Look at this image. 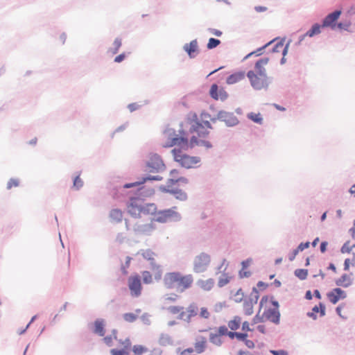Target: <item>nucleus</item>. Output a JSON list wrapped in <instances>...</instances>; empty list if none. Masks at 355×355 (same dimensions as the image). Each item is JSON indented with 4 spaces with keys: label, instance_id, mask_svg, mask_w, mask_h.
<instances>
[{
    "label": "nucleus",
    "instance_id": "obj_1",
    "mask_svg": "<svg viewBox=\"0 0 355 355\" xmlns=\"http://www.w3.org/2000/svg\"><path fill=\"white\" fill-rule=\"evenodd\" d=\"M171 134L168 132H165L164 133L163 136L166 139V141L163 144V146L165 148L176 146L172 150L174 159L182 166L187 168L195 167L200 162V157L189 156L185 153L184 151L187 150L190 146L192 147L195 144H203L207 148H210L211 146L209 142L198 140L196 136H193L191 137L189 145L187 139L178 137V135L171 137Z\"/></svg>",
    "mask_w": 355,
    "mask_h": 355
},
{
    "label": "nucleus",
    "instance_id": "obj_2",
    "mask_svg": "<svg viewBox=\"0 0 355 355\" xmlns=\"http://www.w3.org/2000/svg\"><path fill=\"white\" fill-rule=\"evenodd\" d=\"M279 304L273 297L263 296L259 302V310L252 319V324L263 322L266 320L278 323L279 320Z\"/></svg>",
    "mask_w": 355,
    "mask_h": 355
},
{
    "label": "nucleus",
    "instance_id": "obj_3",
    "mask_svg": "<svg viewBox=\"0 0 355 355\" xmlns=\"http://www.w3.org/2000/svg\"><path fill=\"white\" fill-rule=\"evenodd\" d=\"M194 282L191 274H183L179 271L166 272L163 278V286L166 289L183 293L191 288Z\"/></svg>",
    "mask_w": 355,
    "mask_h": 355
},
{
    "label": "nucleus",
    "instance_id": "obj_4",
    "mask_svg": "<svg viewBox=\"0 0 355 355\" xmlns=\"http://www.w3.org/2000/svg\"><path fill=\"white\" fill-rule=\"evenodd\" d=\"M175 209L176 207H173L171 209L159 211L150 223L138 226L135 230L140 234H149L155 229L153 221L166 223L173 219H179L180 216L178 212L175 211Z\"/></svg>",
    "mask_w": 355,
    "mask_h": 355
},
{
    "label": "nucleus",
    "instance_id": "obj_5",
    "mask_svg": "<svg viewBox=\"0 0 355 355\" xmlns=\"http://www.w3.org/2000/svg\"><path fill=\"white\" fill-rule=\"evenodd\" d=\"M128 212L135 218H140L143 215L153 214L156 211L154 204H144L140 198H133L130 199L127 207Z\"/></svg>",
    "mask_w": 355,
    "mask_h": 355
},
{
    "label": "nucleus",
    "instance_id": "obj_6",
    "mask_svg": "<svg viewBox=\"0 0 355 355\" xmlns=\"http://www.w3.org/2000/svg\"><path fill=\"white\" fill-rule=\"evenodd\" d=\"M168 312L176 315L178 320L190 322L192 318L198 314V306L195 303L190 304L187 309L182 306L174 305L171 306L168 309Z\"/></svg>",
    "mask_w": 355,
    "mask_h": 355
},
{
    "label": "nucleus",
    "instance_id": "obj_7",
    "mask_svg": "<svg viewBox=\"0 0 355 355\" xmlns=\"http://www.w3.org/2000/svg\"><path fill=\"white\" fill-rule=\"evenodd\" d=\"M341 15L340 10H336L329 14L323 20L322 26L331 27L333 30L347 29L350 26V24L336 23V21Z\"/></svg>",
    "mask_w": 355,
    "mask_h": 355
},
{
    "label": "nucleus",
    "instance_id": "obj_8",
    "mask_svg": "<svg viewBox=\"0 0 355 355\" xmlns=\"http://www.w3.org/2000/svg\"><path fill=\"white\" fill-rule=\"evenodd\" d=\"M247 76L250 80L252 87L255 89H266L269 85L267 75H259L255 73L254 71H249Z\"/></svg>",
    "mask_w": 355,
    "mask_h": 355
},
{
    "label": "nucleus",
    "instance_id": "obj_9",
    "mask_svg": "<svg viewBox=\"0 0 355 355\" xmlns=\"http://www.w3.org/2000/svg\"><path fill=\"white\" fill-rule=\"evenodd\" d=\"M211 262L210 256L206 253H200L195 257L193 261V270L196 273L206 271Z\"/></svg>",
    "mask_w": 355,
    "mask_h": 355
},
{
    "label": "nucleus",
    "instance_id": "obj_10",
    "mask_svg": "<svg viewBox=\"0 0 355 355\" xmlns=\"http://www.w3.org/2000/svg\"><path fill=\"white\" fill-rule=\"evenodd\" d=\"M140 253L145 259L150 261L152 270L154 272L155 279H161L162 276V270L161 266L155 262L156 254L150 249L142 250H141Z\"/></svg>",
    "mask_w": 355,
    "mask_h": 355
},
{
    "label": "nucleus",
    "instance_id": "obj_11",
    "mask_svg": "<svg viewBox=\"0 0 355 355\" xmlns=\"http://www.w3.org/2000/svg\"><path fill=\"white\" fill-rule=\"evenodd\" d=\"M128 287L132 296L138 297L141 295L142 286L139 275H132L128 278Z\"/></svg>",
    "mask_w": 355,
    "mask_h": 355
},
{
    "label": "nucleus",
    "instance_id": "obj_12",
    "mask_svg": "<svg viewBox=\"0 0 355 355\" xmlns=\"http://www.w3.org/2000/svg\"><path fill=\"white\" fill-rule=\"evenodd\" d=\"M146 166L148 171L153 173L159 172L164 168L162 159L157 155L151 156Z\"/></svg>",
    "mask_w": 355,
    "mask_h": 355
},
{
    "label": "nucleus",
    "instance_id": "obj_13",
    "mask_svg": "<svg viewBox=\"0 0 355 355\" xmlns=\"http://www.w3.org/2000/svg\"><path fill=\"white\" fill-rule=\"evenodd\" d=\"M231 336H236L235 338L239 341H243L245 346L249 349H253L255 346L254 341L252 340L248 339V338L255 339L256 337H257V335L248 333L237 332L236 334H232Z\"/></svg>",
    "mask_w": 355,
    "mask_h": 355
},
{
    "label": "nucleus",
    "instance_id": "obj_14",
    "mask_svg": "<svg viewBox=\"0 0 355 355\" xmlns=\"http://www.w3.org/2000/svg\"><path fill=\"white\" fill-rule=\"evenodd\" d=\"M209 94L214 100L225 101L228 96L227 92L223 88L219 89L216 84L211 85Z\"/></svg>",
    "mask_w": 355,
    "mask_h": 355
},
{
    "label": "nucleus",
    "instance_id": "obj_15",
    "mask_svg": "<svg viewBox=\"0 0 355 355\" xmlns=\"http://www.w3.org/2000/svg\"><path fill=\"white\" fill-rule=\"evenodd\" d=\"M346 293L341 288H336L327 294L329 300L334 304H336L340 300L346 297Z\"/></svg>",
    "mask_w": 355,
    "mask_h": 355
},
{
    "label": "nucleus",
    "instance_id": "obj_16",
    "mask_svg": "<svg viewBox=\"0 0 355 355\" xmlns=\"http://www.w3.org/2000/svg\"><path fill=\"white\" fill-rule=\"evenodd\" d=\"M196 286L201 291L209 292L215 286V280L213 278L199 279L196 282Z\"/></svg>",
    "mask_w": 355,
    "mask_h": 355
},
{
    "label": "nucleus",
    "instance_id": "obj_17",
    "mask_svg": "<svg viewBox=\"0 0 355 355\" xmlns=\"http://www.w3.org/2000/svg\"><path fill=\"white\" fill-rule=\"evenodd\" d=\"M218 119L224 121L227 125L232 126L238 123L237 118L232 114L225 111H220L218 114Z\"/></svg>",
    "mask_w": 355,
    "mask_h": 355
},
{
    "label": "nucleus",
    "instance_id": "obj_18",
    "mask_svg": "<svg viewBox=\"0 0 355 355\" xmlns=\"http://www.w3.org/2000/svg\"><path fill=\"white\" fill-rule=\"evenodd\" d=\"M269 62V59L268 58H264L259 60L256 63L254 66V71L255 73L259 74V75H266V71L265 69V66L268 64Z\"/></svg>",
    "mask_w": 355,
    "mask_h": 355
},
{
    "label": "nucleus",
    "instance_id": "obj_19",
    "mask_svg": "<svg viewBox=\"0 0 355 355\" xmlns=\"http://www.w3.org/2000/svg\"><path fill=\"white\" fill-rule=\"evenodd\" d=\"M198 42L196 40H192L190 43L184 46V49L189 54L190 58H194L198 51Z\"/></svg>",
    "mask_w": 355,
    "mask_h": 355
},
{
    "label": "nucleus",
    "instance_id": "obj_20",
    "mask_svg": "<svg viewBox=\"0 0 355 355\" xmlns=\"http://www.w3.org/2000/svg\"><path fill=\"white\" fill-rule=\"evenodd\" d=\"M191 131L192 132H196L198 135V137L200 138L205 137L209 133L207 128H205V127L202 124L198 123V122L195 123V124H193L192 125V128H191Z\"/></svg>",
    "mask_w": 355,
    "mask_h": 355
},
{
    "label": "nucleus",
    "instance_id": "obj_21",
    "mask_svg": "<svg viewBox=\"0 0 355 355\" xmlns=\"http://www.w3.org/2000/svg\"><path fill=\"white\" fill-rule=\"evenodd\" d=\"M245 76V74L243 71L236 72L228 76L226 82L229 85L235 84L243 80Z\"/></svg>",
    "mask_w": 355,
    "mask_h": 355
},
{
    "label": "nucleus",
    "instance_id": "obj_22",
    "mask_svg": "<svg viewBox=\"0 0 355 355\" xmlns=\"http://www.w3.org/2000/svg\"><path fill=\"white\" fill-rule=\"evenodd\" d=\"M352 278L347 274H343L340 278L336 279V284L337 286L343 287H348L352 284Z\"/></svg>",
    "mask_w": 355,
    "mask_h": 355
},
{
    "label": "nucleus",
    "instance_id": "obj_23",
    "mask_svg": "<svg viewBox=\"0 0 355 355\" xmlns=\"http://www.w3.org/2000/svg\"><path fill=\"white\" fill-rule=\"evenodd\" d=\"M94 332L100 336H103L105 334V322L103 320H97L94 322Z\"/></svg>",
    "mask_w": 355,
    "mask_h": 355
},
{
    "label": "nucleus",
    "instance_id": "obj_24",
    "mask_svg": "<svg viewBox=\"0 0 355 355\" xmlns=\"http://www.w3.org/2000/svg\"><path fill=\"white\" fill-rule=\"evenodd\" d=\"M162 180V178H159V176H148L147 178H143L141 181L135 182L133 183L130 184H125L124 185V188L128 189L133 187L139 186L141 184H144L146 180Z\"/></svg>",
    "mask_w": 355,
    "mask_h": 355
},
{
    "label": "nucleus",
    "instance_id": "obj_25",
    "mask_svg": "<svg viewBox=\"0 0 355 355\" xmlns=\"http://www.w3.org/2000/svg\"><path fill=\"white\" fill-rule=\"evenodd\" d=\"M207 340L205 338H200L194 344L195 352L198 354L203 352L206 348Z\"/></svg>",
    "mask_w": 355,
    "mask_h": 355
},
{
    "label": "nucleus",
    "instance_id": "obj_26",
    "mask_svg": "<svg viewBox=\"0 0 355 355\" xmlns=\"http://www.w3.org/2000/svg\"><path fill=\"white\" fill-rule=\"evenodd\" d=\"M241 322V318L236 315L228 322L227 325L232 331H236L239 329Z\"/></svg>",
    "mask_w": 355,
    "mask_h": 355
},
{
    "label": "nucleus",
    "instance_id": "obj_27",
    "mask_svg": "<svg viewBox=\"0 0 355 355\" xmlns=\"http://www.w3.org/2000/svg\"><path fill=\"white\" fill-rule=\"evenodd\" d=\"M110 217L113 222L119 223L123 219V212L121 209H113L110 211Z\"/></svg>",
    "mask_w": 355,
    "mask_h": 355
},
{
    "label": "nucleus",
    "instance_id": "obj_28",
    "mask_svg": "<svg viewBox=\"0 0 355 355\" xmlns=\"http://www.w3.org/2000/svg\"><path fill=\"white\" fill-rule=\"evenodd\" d=\"M178 174V171L175 169L172 170L171 171V175L172 176V178H170L168 180L167 184H168V187H171L173 184H174L175 183L178 182H183L185 183L187 182V180L184 178H175L177 177Z\"/></svg>",
    "mask_w": 355,
    "mask_h": 355
},
{
    "label": "nucleus",
    "instance_id": "obj_29",
    "mask_svg": "<svg viewBox=\"0 0 355 355\" xmlns=\"http://www.w3.org/2000/svg\"><path fill=\"white\" fill-rule=\"evenodd\" d=\"M336 312L339 316L343 319H346L348 317V309L345 304H342L336 308Z\"/></svg>",
    "mask_w": 355,
    "mask_h": 355
},
{
    "label": "nucleus",
    "instance_id": "obj_30",
    "mask_svg": "<svg viewBox=\"0 0 355 355\" xmlns=\"http://www.w3.org/2000/svg\"><path fill=\"white\" fill-rule=\"evenodd\" d=\"M309 244H310V243H309V241H307V242H306V243H300V244L299 245V246L297 247V249H295V250L293 252L292 254L289 257V259H290V261H293V260L295 259V256L298 254V252H299L300 251H302V250H304V249L308 248L309 247Z\"/></svg>",
    "mask_w": 355,
    "mask_h": 355
},
{
    "label": "nucleus",
    "instance_id": "obj_31",
    "mask_svg": "<svg viewBox=\"0 0 355 355\" xmlns=\"http://www.w3.org/2000/svg\"><path fill=\"white\" fill-rule=\"evenodd\" d=\"M254 302L252 300L245 301L243 303V311L246 315H251L253 313Z\"/></svg>",
    "mask_w": 355,
    "mask_h": 355
},
{
    "label": "nucleus",
    "instance_id": "obj_32",
    "mask_svg": "<svg viewBox=\"0 0 355 355\" xmlns=\"http://www.w3.org/2000/svg\"><path fill=\"white\" fill-rule=\"evenodd\" d=\"M236 332L229 331L226 326H220L217 329V334L221 336H228L230 338L233 339L236 336H231L232 334H236Z\"/></svg>",
    "mask_w": 355,
    "mask_h": 355
},
{
    "label": "nucleus",
    "instance_id": "obj_33",
    "mask_svg": "<svg viewBox=\"0 0 355 355\" xmlns=\"http://www.w3.org/2000/svg\"><path fill=\"white\" fill-rule=\"evenodd\" d=\"M231 278V276L228 273L224 272L218 279V286L220 288L225 286L230 282Z\"/></svg>",
    "mask_w": 355,
    "mask_h": 355
},
{
    "label": "nucleus",
    "instance_id": "obj_34",
    "mask_svg": "<svg viewBox=\"0 0 355 355\" xmlns=\"http://www.w3.org/2000/svg\"><path fill=\"white\" fill-rule=\"evenodd\" d=\"M248 117L257 123H262L263 119L260 113L251 112L248 114Z\"/></svg>",
    "mask_w": 355,
    "mask_h": 355
},
{
    "label": "nucleus",
    "instance_id": "obj_35",
    "mask_svg": "<svg viewBox=\"0 0 355 355\" xmlns=\"http://www.w3.org/2000/svg\"><path fill=\"white\" fill-rule=\"evenodd\" d=\"M242 333H248L257 335L255 333V328H251L250 323L247 321H245L242 323Z\"/></svg>",
    "mask_w": 355,
    "mask_h": 355
},
{
    "label": "nucleus",
    "instance_id": "obj_36",
    "mask_svg": "<svg viewBox=\"0 0 355 355\" xmlns=\"http://www.w3.org/2000/svg\"><path fill=\"white\" fill-rule=\"evenodd\" d=\"M141 275H142L143 282L144 284H148L153 283V275L149 271H147V270L143 271Z\"/></svg>",
    "mask_w": 355,
    "mask_h": 355
},
{
    "label": "nucleus",
    "instance_id": "obj_37",
    "mask_svg": "<svg viewBox=\"0 0 355 355\" xmlns=\"http://www.w3.org/2000/svg\"><path fill=\"white\" fill-rule=\"evenodd\" d=\"M165 191H168V190H166L164 189ZM169 192L175 194V196L177 199H179L180 200H185L187 198L186 193L179 190V191H169Z\"/></svg>",
    "mask_w": 355,
    "mask_h": 355
},
{
    "label": "nucleus",
    "instance_id": "obj_38",
    "mask_svg": "<svg viewBox=\"0 0 355 355\" xmlns=\"http://www.w3.org/2000/svg\"><path fill=\"white\" fill-rule=\"evenodd\" d=\"M288 46H284L282 42H278L272 49L273 52L283 51V54L285 55L287 51Z\"/></svg>",
    "mask_w": 355,
    "mask_h": 355
},
{
    "label": "nucleus",
    "instance_id": "obj_39",
    "mask_svg": "<svg viewBox=\"0 0 355 355\" xmlns=\"http://www.w3.org/2000/svg\"><path fill=\"white\" fill-rule=\"evenodd\" d=\"M350 266H355V254L352 259H346L344 263V270L348 271Z\"/></svg>",
    "mask_w": 355,
    "mask_h": 355
},
{
    "label": "nucleus",
    "instance_id": "obj_40",
    "mask_svg": "<svg viewBox=\"0 0 355 355\" xmlns=\"http://www.w3.org/2000/svg\"><path fill=\"white\" fill-rule=\"evenodd\" d=\"M199 316L203 319H209L211 313L207 307L202 306L200 309Z\"/></svg>",
    "mask_w": 355,
    "mask_h": 355
},
{
    "label": "nucleus",
    "instance_id": "obj_41",
    "mask_svg": "<svg viewBox=\"0 0 355 355\" xmlns=\"http://www.w3.org/2000/svg\"><path fill=\"white\" fill-rule=\"evenodd\" d=\"M244 295L243 291L241 288H239L234 295V300L236 302H241L243 300Z\"/></svg>",
    "mask_w": 355,
    "mask_h": 355
},
{
    "label": "nucleus",
    "instance_id": "obj_42",
    "mask_svg": "<svg viewBox=\"0 0 355 355\" xmlns=\"http://www.w3.org/2000/svg\"><path fill=\"white\" fill-rule=\"evenodd\" d=\"M312 311L314 313H320V316H323L325 314V306L321 303H320L319 306H315Z\"/></svg>",
    "mask_w": 355,
    "mask_h": 355
},
{
    "label": "nucleus",
    "instance_id": "obj_43",
    "mask_svg": "<svg viewBox=\"0 0 355 355\" xmlns=\"http://www.w3.org/2000/svg\"><path fill=\"white\" fill-rule=\"evenodd\" d=\"M123 319L128 322H133L137 318V315L133 313H127L123 315Z\"/></svg>",
    "mask_w": 355,
    "mask_h": 355
},
{
    "label": "nucleus",
    "instance_id": "obj_44",
    "mask_svg": "<svg viewBox=\"0 0 355 355\" xmlns=\"http://www.w3.org/2000/svg\"><path fill=\"white\" fill-rule=\"evenodd\" d=\"M295 275L300 279H304L308 275V270L305 269H297L295 271Z\"/></svg>",
    "mask_w": 355,
    "mask_h": 355
},
{
    "label": "nucleus",
    "instance_id": "obj_45",
    "mask_svg": "<svg viewBox=\"0 0 355 355\" xmlns=\"http://www.w3.org/2000/svg\"><path fill=\"white\" fill-rule=\"evenodd\" d=\"M220 44V41L219 40H217L215 38H210L209 40L207 46L209 49H211L216 47Z\"/></svg>",
    "mask_w": 355,
    "mask_h": 355
},
{
    "label": "nucleus",
    "instance_id": "obj_46",
    "mask_svg": "<svg viewBox=\"0 0 355 355\" xmlns=\"http://www.w3.org/2000/svg\"><path fill=\"white\" fill-rule=\"evenodd\" d=\"M220 336L218 335L217 333L216 334H210V336H209V340L211 343H214V344H220Z\"/></svg>",
    "mask_w": 355,
    "mask_h": 355
},
{
    "label": "nucleus",
    "instance_id": "obj_47",
    "mask_svg": "<svg viewBox=\"0 0 355 355\" xmlns=\"http://www.w3.org/2000/svg\"><path fill=\"white\" fill-rule=\"evenodd\" d=\"M83 182L80 179V176L79 175L76 176L73 180V187L76 189H79L80 188H81L83 187Z\"/></svg>",
    "mask_w": 355,
    "mask_h": 355
},
{
    "label": "nucleus",
    "instance_id": "obj_48",
    "mask_svg": "<svg viewBox=\"0 0 355 355\" xmlns=\"http://www.w3.org/2000/svg\"><path fill=\"white\" fill-rule=\"evenodd\" d=\"M114 49L112 50V53L115 54L118 52L119 48L121 46V40L119 38H116L113 43Z\"/></svg>",
    "mask_w": 355,
    "mask_h": 355
},
{
    "label": "nucleus",
    "instance_id": "obj_49",
    "mask_svg": "<svg viewBox=\"0 0 355 355\" xmlns=\"http://www.w3.org/2000/svg\"><path fill=\"white\" fill-rule=\"evenodd\" d=\"M19 186V180L17 179H10L7 184V189H10L13 187H17Z\"/></svg>",
    "mask_w": 355,
    "mask_h": 355
},
{
    "label": "nucleus",
    "instance_id": "obj_50",
    "mask_svg": "<svg viewBox=\"0 0 355 355\" xmlns=\"http://www.w3.org/2000/svg\"><path fill=\"white\" fill-rule=\"evenodd\" d=\"M355 245L349 246V243H345L341 248L340 252L343 254L349 253Z\"/></svg>",
    "mask_w": 355,
    "mask_h": 355
},
{
    "label": "nucleus",
    "instance_id": "obj_51",
    "mask_svg": "<svg viewBox=\"0 0 355 355\" xmlns=\"http://www.w3.org/2000/svg\"><path fill=\"white\" fill-rule=\"evenodd\" d=\"M324 26H322L320 24H315L312 26V35L315 34H318L320 33V28H324Z\"/></svg>",
    "mask_w": 355,
    "mask_h": 355
},
{
    "label": "nucleus",
    "instance_id": "obj_52",
    "mask_svg": "<svg viewBox=\"0 0 355 355\" xmlns=\"http://www.w3.org/2000/svg\"><path fill=\"white\" fill-rule=\"evenodd\" d=\"M228 266V262L225 259H223L220 266L218 267V270L220 271L225 272Z\"/></svg>",
    "mask_w": 355,
    "mask_h": 355
},
{
    "label": "nucleus",
    "instance_id": "obj_53",
    "mask_svg": "<svg viewBox=\"0 0 355 355\" xmlns=\"http://www.w3.org/2000/svg\"><path fill=\"white\" fill-rule=\"evenodd\" d=\"M225 302H218L214 306V311L216 312H219L225 307Z\"/></svg>",
    "mask_w": 355,
    "mask_h": 355
},
{
    "label": "nucleus",
    "instance_id": "obj_54",
    "mask_svg": "<svg viewBox=\"0 0 355 355\" xmlns=\"http://www.w3.org/2000/svg\"><path fill=\"white\" fill-rule=\"evenodd\" d=\"M270 353L273 355H288V352L285 350H270Z\"/></svg>",
    "mask_w": 355,
    "mask_h": 355
},
{
    "label": "nucleus",
    "instance_id": "obj_55",
    "mask_svg": "<svg viewBox=\"0 0 355 355\" xmlns=\"http://www.w3.org/2000/svg\"><path fill=\"white\" fill-rule=\"evenodd\" d=\"M140 107L137 103H130L128 105V107L130 112L135 111Z\"/></svg>",
    "mask_w": 355,
    "mask_h": 355
},
{
    "label": "nucleus",
    "instance_id": "obj_56",
    "mask_svg": "<svg viewBox=\"0 0 355 355\" xmlns=\"http://www.w3.org/2000/svg\"><path fill=\"white\" fill-rule=\"evenodd\" d=\"M256 330L258 331L261 334H264L266 333V327L263 324L258 325L255 329V331Z\"/></svg>",
    "mask_w": 355,
    "mask_h": 355
},
{
    "label": "nucleus",
    "instance_id": "obj_57",
    "mask_svg": "<svg viewBox=\"0 0 355 355\" xmlns=\"http://www.w3.org/2000/svg\"><path fill=\"white\" fill-rule=\"evenodd\" d=\"M327 245H328V242H327V241H323L321 243L320 246V250L322 253H324L326 252Z\"/></svg>",
    "mask_w": 355,
    "mask_h": 355
},
{
    "label": "nucleus",
    "instance_id": "obj_58",
    "mask_svg": "<svg viewBox=\"0 0 355 355\" xmlns=\"http://www.w3.org/2000/svg\"><path fill=\"white\" fill-rule=\"evenodd\" d=\"M245 269H242L241 270H240V272H239L240 277H241V278L248 277L250 275V272L249 271H245Z\"/></svg>",
    "mask_w": 355,
    "mask_h": 355
},
{
    "label": "nucleus",
    "instance_id": "obj_59",
    "mask_svg": "<svg viewBox=\"0 0 355 355\" xmlns=\"http://www.w3.org/2000/svg\"><path fill=\"white\" fill-rule=\"evenodd\" d=\"M251 261H252V259H250L243 261L241 263L242 269H246L250 266Z\"/></svg>",
    "mask_w": 355,
    "mask_h": 355
},
{
    "label": "nucleus",
    "instance_id": "obj_60",
    "mask_svg": "<svg viewBox=\"0 0 355 355\" xmlns=\"http://www.w3.org/2000/svg\"><path fill=\"white\" fill-rule=\"evenodd\" d=\"M125 58V53H121L119 55H117L115 58H114V62H122Z\"/></svg>",
    "mask_w": 355,
    "mask_h": 355
},
{
    "label": "nucleus",
    "instance_id": "obj_61",
    "mask_svg": "<svg viewBox=\"0 0 355 355\" xmlns=\"http://www.w3.org/2000/svg\"><path fill=\"white\" fill-rule=\"evenodd\" d=\"M104 342L108 345L110 346L112 343V336H106L104 338Z\"/></svg>",
    "mask_w": 355,
    "mask_h": 355
},
{
    "label": "nucleus",
    "instance_id": "obj_62",
    "mask_svg": "<svg viewBox=\"0 0 355 355\" xmlns=\"http://www.w3.org/2000/svg\"><path fill=\"white\" fill-rule=\"evenodd\" d=\"M254 9L258 12H265L267 10V8L265 6H256Z\"/></svg>",
    "mask_w": 355,
    "mask_h": 355
},
{
    "label": "nucleus",
    "instance_id": "obj_63",
    "mask_svg": "<svg viewBox=\"0 0 355 355\" xmlns=\"http://www.w3.org/2000/svg\"><path fill=\"white\" fill-rule=\"evenodd\" d=\"M210 31L213 35L218 36V37H219L222 35V32L217 29H211Z\"/></svg>",
    "mask_w": 355,
    "mask_h": 355
},
{
    "label": "nucleus",
    "instance_id": "obj_64",
    "mask_svg": "<svg viewBox=\"0 0 355 355\" xmlns=\"http://www.w3.org/2000/svg\"><path fill=\"white\" fill-rule=\"evenodd\" d=\"M237 355H253L250 352L247 351L240 350L237 352Z\"/></svg>",
    "mask_w": 355,
    "mask_h": 355
}]
</instances>
